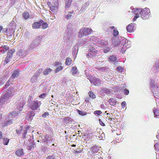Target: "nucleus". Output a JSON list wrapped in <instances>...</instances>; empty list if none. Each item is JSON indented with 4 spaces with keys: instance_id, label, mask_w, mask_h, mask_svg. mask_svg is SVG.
I'll list each match as a JSON object with an SVG mask.
<instances>
[{
    "instance_id": "obj_42",
    "label": "nucleus",
    "mask_w": 159,
    "mask_h": 159,
    "mask_svg": "<svg viewBox=\"0 0 159 159\" xmlns=\"http://www.w3.org/2000/svg\"><path fill=\"white\" fill-rule=\"evenodd\" d=\"M52 70L50 69V68H48L45 69L43 71V74L44 75H47L49 73H50Z\"/></svg>"
},
{
    "instance_id": "obj_54",
    "label": "nucleus",
    "mask_w": 159,
    "mask_h": 159,
    "mask_svg": "<svg viewBox=\"0 0 159 159\" xmlns=\"http://www.w3.org/2000/svg\"><path fill=\"white\" fill-rule=\"evenodd\" d=\"M83 41L81 40L79 41L78 43H77V45L79 46H82L84 44V42Z\"/></svg>"
},
{
    "instance_id": "obj_38",
    "label": "nucleus",
    "mask_w": 159,
    "mask_h": 159,
    "mask_svg": "<svg viewBox=\"0 0 159 159\" xmlns=\"http://www.w3.org/2000/svg\"><path fill=\"white\" fill-rule=\"evenodd\" d=\"M20 113V112L13 111L11 112L10 115V116L12 118H15Z\"/></svg>"
},
{
    "instance_id": "obj_47",
    "label": "nucleus",
    "mask_w": 159,
    "mask_h": 159,
    "mask_svg": "<svg viewBox=\"0 0 159 159\" xmlns=\"http://www.w3.org/2000/svg\"><path fill=\"white\" fill-rule=\"evenodd\" d=\"M88 94L89 96L91 98H96V95L92 92H89Z\"/></svg>"
},
{
    "instance_id": "obj_15",
    "label": "nucleus",
    "mask_w": 159,
    "mask_h": 159,
    "mask_svg": "<svg viewBox=\"0 0 159 159\" xmlns=\"http://www.w3.org/2000/svg\"><path fill=\"white\" fill-rule=\"evenodd\" d=\"M40 105V102L36 101H33L31 103V108L33 110H35L39 108Z\"/></svg>"
},
{
    "instance_id": "obj_24",
    "label": "nucleus",
    "mask_w": 159,
    "mask_h": 159,
    "mask_svg": "<svg viewBox=\"0 0 159 159\" xmlns=\"http://www.w3.org/2000/svg\"><path fill=\"white\" fill-rule=\"evenodd\" d=\"M111 42L112 44L115 46H117L120 43V39L116 37L111 39Z\"/></svg>"
},
{
    "instance_id": "obj_8",
    "label": "nucleus",
    "mask_w": 159,
    "mask_h": 159,
    "mask_svg": "<svg viewBox=\"0 0 159 159\" xmlns=\"http://www.w3.org/2000/svg\"><path fill=\"white\" fill-rule=\"evenodd\" d=\"M25 102L23 98H20L16 103V109L19 111L22 110L23 106Z\"/></svg>"
},
{
    "instance_id": "obj_46",
    "label": "nucleus",
    "mask_w": 159,
    "mask_h": 159,
    "mask_svg": "<svg viewBox=\"0 0 159 159\" xmlns=\"http://www.w3.org/2000/svg\"><path fill=\"white\" fill-rule=\"evenodd\" d=\"M77 111L79 114L80 115L85 116L87 114V113L86 112H84L82 111H80L78 110H77Z\"/></svg>"
},
{
    "instance_id": "obj_39",
    "label": "nucleus",
    "mask_w": 159,
    "mask_h": 159,
    "mask_svg": "<svg viewBox=\"0 0 159 159\" xmlns=\"http://www.w3.org/2000/svg\"><path fill=\"white\" fill-rule=\"evenodd\" d=\"M153 111L154 115L156 116H159V109L153 108Z\"/></svg>"
},
{
    "instance_id": "obj_11",
    "label": "nucleus",
    "mask_w": 159,
    "mask_h": 159,
    "mask_svg": "<svg viewBox=\"0 0 159 159\" xmlns=\"http://www.w3.org/2000/svg\"><path fill=\"white\" fill-rule=\"evenodd\" d=\"M29 52L28 49L25 50L24 49H19L16 52V54L17 55L23 57H25L26 55L28 54Z\"/></svg>"
},
{
    "instance_id": "obj_16",
    "label": "nucleus",
    "mask_w": 159,
    "mask_h": 159,
    "mask_svg": "<svg viewBox=\"0 0 159 159\" xmlns=\"http://www.w3.org/2000/svg\"><path fill=\"white\" fill-rule=\"evenodd\" d=\"M72 25L71 24H69L67 26V34L66 35V37L64 38V39H66V40H70V37L71 36V29H70V28H71Z\"/></svg>"
},
{
    "instance_id": "obj_3",
    "label": "nucleus",
    "mask_w": 159,
    "mask_h": 159,
    "mask_svg": "<svg viewBox=\"0 0 159 159\" xmlns=\"http://www.w3.org/2000/svg\"><path fill=\"white\" fill-rule=\"evenodd\" d=\"M150 14V12L149 8L147 7L141 9L140 14L141 17L143 20H146L148 18Z\"/></svg>"
},
{
    "instance_id": "obj_45",
    "label": "nucleus",
    "mask_w": 159,
    "mask_h": 159,
    "mask_svg": "<svg viewBox=\"0 0 159 159\" xmlns=\"http://www.w3.org/2000/svg\"><path fill=\"white\" fill-rule=\"evenodd\" d=\"M98 43L99 44H100L101 46H102L107 44V42L104 40H101L100 41H98Z\"/></svg>"
},
{
    "instance_id": "obj_49",
    "label": "nucleus",
    "mask_w": 159,
    "mask_h": 159,
    "mask_svg": "<svg viewBox=\"0 0 159 159\" xmlns=\"http://www.w3.org/2000/svg\"><path fill=\"white\" fill-rule=\"evenodd\" d=\"M103 51L105 53H107L111 50V48L108 47H106L103 48Z\"/></svg>"
},
{
    "instance_id": "obj_48",
    "label": "nucleus",
    "mask_w": 159,
    "mask_h": 159,
    "mask_svg": "<svg viewBox=\"0 0 159 159\" xmlns=\"http://www.w3.org/2000/svg\"><path fill=\"white\" fill-rule=\"evenodd\" d=\"M3 144L5 145H7L8 144V143H9V139L7 138H4L3 139Z\"/></svg>"
},
{
    "instance_id": "obj_30",
    "label": "nucleus",
    "mask_w": 159,
    "mask_h": 159,
    "mask_svg": "<svg viewBox=\"0 0 159 159\" xmlns=\"http://www.w3.org/2000/svg\"><path fill=\"white\" fill-rule=\"evenodd\" d=\"M43 37L42 36H38L35 39H34L33 41L36 43L38 45L42 42Z\"/></svg>"
},
{
    "instance_id": "obj_41",
    "label": "nucleus",
    "mask_w": 159,
    "mask_h": 159,
    "mask_svg": "<svg viewBox=\"0 0 159 159\" xmlns=\"http://www.w3.org/2000/svg\"><path fill=\"white\" fill-rule=\"evenodd\" d=\"M106 120L107 121V122L109 123V124L110 125V126L113 125L114 121H113L112 119L111 118H110L109 117H108L107 118Z\"/></svg>"
},
{
    "instance_id": "obj_64",
    "label": "nucleus",
    "mask_w": 159,
    "mask_h": 159,
    "mask_svg": "<svg viewBox=\"0 0 159 159\" xmlns=\"http://www.w3.org/2000/svg\"><path fill=\"white\" fill-rule=\"evenodd\" d=\"M124 94L126 95H127L129 93V90L126 89L124 90Z\"/></svg>"
},
{
    "instance_id": "obj_43",
    "label": "nucleus",
    "mask_w": 159,
    "mask_h": 159,
    "mask_svg": "<svg viewBox=\"0 0 159 159\" xmlns=\"http://www.w3.org/2000/svg\"><path fill=\"white\" fill-rule=\"evenodd\" d=\"M92 152L94 153L97 152L99 150V147L97 146H93L91 149Z\"/></svg>"
},
{
    "instance_id": "obj_57",
    "label": "nucleus",
    "mask_w": 159,
    "mask_h": 159,
    "mask_svg": "<svg viewBox=\"0 0 159 159\" xmlns=\"http://www.w3.org/2000/svg\"><path fill=\"white\" fill-rule=\"evenodd\" d=\"M102 113V111H94V114L95 115H99Z\"/></svg>"
},
{
    "instance_id": "obj_37",
    "label": "nucleus",
    "mask_w": 159,
    "mask_h": 159,
    "mask_svg": "<svg viewBox=\"0 0 159 159\" xmlns=\"http://www.w3.org/2000/svg\"><path fill=\"white\" fill-rule=\"evenodd\" d=\"M74 13L73 11H71L69 12L68 14L65 16V18L67 20H69L71 18L72 16V14Z\"/></svg>"
},
{
    "instance_id": "obj_50",
    "label": "nucleus",
    "mask_w": 159,
    "mask_h": 159,
    "mask_svg": "<svg viewBox=\"0 0 159 159\" xmlns=\"http://www.w3.org/2000/svg\"><path fill=\"white\" fill-rule=\"evenodd\" d=\"M109 59L111 61L113 62L115 61L116 60V57L114 56H111Z\"/></svg>"
},
{
    "instance_id": "obj_61",
    "label": "nucleus",
    "mask_w": 159,
    "mask_h": 159,
    "mask_svg": "<svg viewBox=\"0 0 159 159\" xmlns=\"http://www.w3.org/2000/svg\"><path fill=\"white\" fill-rule=\"evenodd\" d=\"M126 104V103L125 101H123L121 102V106L123 108L125 107Z\"/></svg>"
},
{
    "instance_id": "obj_9",
    "label": "nucleus",
    "mask_w": 159,
    "mask_h": 159,
    "mask_svg": "<svg viewBox=\"0 0 159 159\" xmlns=\"http://www.w3.org/2000/svg\"><path fill=\"white\" fill-rule=\"evenodd\" d=\"M15 49H12L8 51L7 54V56L4 60V64L5 65L7 64L9 62V59H11L12 58V54L15 52Z\"/></svg>"
},
{
    "instance_id": "obj_4",
    "label": "nucleus",
    "mask_w": 159,
    "mask_h": 159,
    "mask_svg": "<svg viewBox=\"0 0 159 159\" xmlns=\"http://www.w3.org/2000/svg\"><path fill=\"white\" fill-rule=\"evenodd\" d=\"M90 45L91 46L89 48V52L88 54H87L86 56L88 58L93 57L96 54V50L94 47L96 46V44L92 43H91Z\"/></svg>"
},
{
    "instance_id": "obj_36",
    "label": "nucleus",
    "mask_w": 159,
    "mask_h": 159,
    "mask_svg": "<svg viewBox=\"0 0 159 159\" xmlns=\"http://www.w3.org/2000/svg\"><path fill=\"white\" fill-rule=\"evenodd\" d=\"M22 17L25 20H26L29 18H30V16L29 14L27 12H24L22 14Z\"/></svg>"
},
{
    "instance_id": "obj_17",
    "label": "nucleus",
    "mask_w": 159,
    "mask_h": 159,
    "mask_svg": "<svg viewBox=\"0 0 159 159\" xmlns=\"http://www.w3.org/2000/svg\"><path fill=\"white\" fill-rule=\"evenodd\" d=\"M39 137L40 139V138H41L42 139V142H43L44 143H48V142H50L51 141H52L51 138V137L49 136L48 135H45L43 136L40 135V136Z\"/></svg>"
},
{
    "instance_id": "obj_35",
    "label": "nucleus",
    "mask_w": 159,
    "mask_h": 159,
    "mask_svg": "<svg viewBox=\"0 0 159 159\" xmlns=\"http://www.w3.org/2000/svg\"><path fill=\"white\" fill-rule=\"evenodd\" d=\"M72 121L71 118L69 117H66L63 120V122L66 123V124L71 123Z\"/></svg>"
},
{
    "instance_id": "obj_63",
    "label": "nucleus",
    "mask_w": 159,
    "mask_h": 159,
    "mask_svg": "<svg viewBox=\"0 0 159 159\" xmlns=\"http://www.w3.org/2000/svg\"><path fill=\"white\" fill-rule=\"evenodd\" d=\"M104 134H103V133H102V134L101 135H99L98 136V138L100 140H102V139H103V136H104Z\"/></svg>"
},
{
    "instance_id": "obj_52",
    "label": "nucleus",
    "mask_w": 159,
    "mask_h": 159,
    "mask_svg": "<svg viewBox=\"0 0 159 159\" xmlns=\"http://www.w3.org/2000/svg\"><path fill=\"white\" fill-rule=\"evenodd\" d=\"M42 24V28L43 29H45L48 27V25L47 23L44 22Z\"/></svg>"
},
{
    "instance_id": "obj_59",
    "label": "nucleus",
    "mask_w": 159,
    "mask_h": 159,
    "mask_svg": "<svg viewBox=\"0 0 159 159\" xmlns=\"http://www.w3.org/2000/svg\"><path fill=\"white\" fill-rule=\"evenodd\" d=\"M55 157L54 155H52V156H48L47 158V159H54Z\"/></svg>"
},
{
    "instance_id": "obj_5",
    "label": "nucleus",
    "mask_w": 159,
    "mask_h": 159,
    "mask_svg": "<svg viewBox=\"0 0 159 159\" xmlns=\"http://www.w3.org/2000/svg\"><path fill=\"white\" fill-rule=\"evenodd\" d=\"M19 71L17 70L13 71L12 72V74L11 76L5 85L6 87L8 86L10 84H11L14 79L17 78L19 76Z\"/></svg>"
},
{
    "instance_id": "obj_2",
    "label": "nucleus",
    "mask_w": 159,
    "mask_h": 159,
    "mask_svg": "<svg viewBox=\"0 0 159 159\" xmlns=\"http://www.w3.org/2000/svg\"><path fill=\"white\" fill-rule=\"evenodd\" d=\"M93 30L92 29L85 28L80 29L78 33V36L80 38H81L84 36H87L92 33Z\"/></svg>"
},
{
    "instance_id": "obj_23",
    "label": "nucleus",
    "mask_w": 159,
    "mask_h": 159,
    "mask_svg": "<svg viewBox=\"0 0 159 159\" xmlns=\"http://www.w3.org/2000/svg\"><path fill=\"white\" fill-rule=\"evenodd\" d=\"M9 99L6 96H4V94L0 99V105L1 106L5 102H7Z\"/></svg>"
},
{
    "instance_id": "obj_29",
    "label": "nucleus",
    "mask_w": 159,
    "mask_h": 159,
    "mask_svg": "<svg viewBox=\"0 0 159 159\" xmlns=\"http://www.w3.org/2000/svg\"><path fill=\"white\" fill-rule=\"evenodd\" d=\"M16 155L18 157H21L24 155V153L22 149L17 150L16 151Z\"/></svg>"
},
{
    "instance_id": "obj_40",
    "label": "nucleus",
    "mask_w": 159,
    "mask_h": 159,
    "mask_svg": "<svg viewBox=\"0 0 159 159\" xmlns=\"http://www.w3.org/2000/svg\"><path fill=\"white\" fill-rule=\"evenodd\" d=\"M72 60L70 58L67 57L66 59L65 64L67 66H69L71 64Z\"/></svg>"
},
{
    "instance_id": "obj_13",
    "label": "nucleus",
    "mask_w": 159,
    "mask_h": 159,
    "mask_svg": "<svg viewBox=\"0 0 159 159\" xmlns=\"http://www.w3.org/2000/svg\"><path fill=\"white\" fill-rule=\"evenodd\" d=\"M42 71V69H39L33 76L31 79V82L32 83H34L37 81V79L40 75Z\"/></svg>"
},
{
    "instance_id": "obj_21",
    "label": "nucleus",
    "mask_w": 159,
    "mask_h": 159,
    "mask_svg": "<svg viewBox=\"0 0 159 159\" xmlns=\"http://www.w3.org/2000/svg\"><path fill=\"white\" fill-rule=\"evenodd\" d=\"M34 116V111H29L28 112L26 118L28 120H31L33 119V117Z\"/></svg>"
},
{
    "instance_id": "obj_60",
    "label": "nucleus",
    "mask_w": 159,
    "mask_h": 159,
    "mask_svg": "<svg viewBox=\"0 0 159 159\" xmlns=\"http://www.w3.org/2000/svg\"><path fill=\"white\" fill-rule=\"evenodd\" d=\"M47 94L46 93H43L41 95H40L39 97L41 98H44Z\"/></svg>"
},
{
    "instance_id": "obj_27",
    "label": "nucleus",
    "mask_w": 159,
    "mask_h": 159,
    "mask_svg": "<svg viewBox=\"0 0 159 159\" xmlns=\"http://www.w3.org/2000/svg\"><path fill=\"white\" fill-rule=\"evenodd\" d=\"M152 70H154V73H156L159 70V61L156 62L153 68H152Z\"/></svg>"
},
{
    "instance_id": "obj_51",
    "label": "nucleus",
    "mask_w": 159,
    "mask_h": 159,
    "mask_svg": "<svg viewBox=\"0 0 159 159\" xmlns=\"http://www.w3.org/2000/svg\"><path fill=\"white\" fill-rule=\"evenodd\" d=\"M119 32L117 29H114L113 30V34L114 36H116L118 35Z\"/></svg>"
},
{
    "instance_id": "obj_26",
    "label": "nucleus",
    "mask_w": 159,
    "mask_h": 159,
    "mask_svg": "<svg viewBox=\"0 0 159 159\" xmlns=\"http://www.w3.org/2000/svg\"><path fill=\"white\" fill-rule=\"evenodd\" d=\"M131 12L133 13L134 15H135V16H137V15H139V13L140 14V10L141 11V9H138L137 8H132V7H131Z\"/></svg>"
},
{
    "instance_id": "obj_32",
    "label": "nucleus",
    "mask_w": 159,
    "mask_h": 159,
    "mask_svg": "<svg viewBox=\"0 0 159 159\" xmlns=\"http://www.w3.org/2000/svg\"><path fill=\"white\" fill-rule=\"evenodd\" d=\"M110 104L112 106H115L117 102L113 98H111L108 100Z\"/></svg>"
},
{
    "instance_id": "obj_53",
    "label": "nucleus",
    "mask_w": 159,
    "mask_h": 159,
    "mask_svg": "<svg viewBox=\"0 0 159 159\" xmlns=\"http://www.w3.org/2000/svg\"><path fill=\"white\" fill-rule=\"evenodd\" d=\"M155 150L157 151H159V143H156L154 145Z\"/></svg>"
},
{
    "instance_id": "obj_1",
    "label": "nucleus",
    "mask_w": 159,
    "mask_h": 159,
    "mask_svg": "<svg viewBox=\"0 0 159 159\" xmlns=\"http://www.w3.org/2000/svg\"><path fill=\"white\" fill-rule=\"evenodd\" d=\"M150 86L152 89V90L154 97L157 98L159 97V90L158 89V85L155 83L153 80H151L150 82Z\"/></svg>"
},
{
    "instance_id": "obj_20",
    "label": "nucleus",
    "mask_w": 159,
    "mask_h": 159,
    "mask_svg": "<svg viewBox=\"0 0 159 159\" xmlns=\"http://www.w3.org/2000/svg\"><path fill=\"white\" fill-rule=\"evenodd\" d=\"M55 66L57 67L55 70L56 73L58 72L59 71L63 69V67L61 66V63L58 62H56L54 63Z\"/></svg>"
},
{
    "instance_id": "obj_56",
    "label": "nucleus",
    "mask_w": 159,
    "mask_h": 159,
    "mask_svg": "<svg viewBox=\"0 0 159 159\" xmlns=\"http://www.w3.org/2000/svg\"><path fill=\"white\" fill-rule=\"evenodd\" d=\"M97 39V38L94 36H93L91 37L90 39V41H95Z\"/></svg>"
},
{
    "instance_id": "obj_22",
    "label": "nucleus",
    "mask_w": 159,
    "mask_h": 159,
    "mask_svg": "<svg viewBox=\"0 0 159 159\" xmlns=\"http://www.w3.org/2000/svg\"><path fill=\"white\" fill-rule=\"evenodd\" d=\"M43 22L42 20H40L38 22H34L32 25L33 28L34 29L39 28Z\"/></svg>"
},
{
    "instance_id": "obj_44",
    "label": "nucleus",
    "mask_w": 159,
    "mask_h": 159,
    "mask_svg": "<svg viewBox=\"0 0 159 159\" xmlns=\"http://www.w3.org/2000/svg\"><path fill=\"white\" fill-rule=\"evenodd\" d=\"M75 47H74L73 48V51H72V54L73 55H75V56L77 54L78 48L77 47H76V46H75Z\"/></svg>"
},
{
    "instance_id": "obj_25",
    "label": "nucleus",
    "mask_w": 159,
    "mask_h": 159,
    "mask_svg": "<svg viewBox=\"0 0 159 159\" xmlns=\"http://www.w3.org/2000/svg\"><path fill=\"white\" fill-rule=\"evenodd\" d=\"M135 24L134 23H132L129 24L126 27V30L129 32H131L133 30L134 26H135Z\"/></svg>"
},
{
    "instance_id": "obj_7",
    "label": "nucleus",
    "mask_w": 159,
    "mask_h": 159,
    "mask_svg": "<svg viewBox=\"0 0 159 159\" xmlns=\"http://www.w3.org/2000/svg\"><path fill=\"white\" fill-rule=\"evenodd\" d=\"M29 128V126H26L24 128L22 126H20L18 129L16 130V132L18 134H20L22 133L23 134L22 136L23 138H25L26 137V136Z\"/></svg>"
},
{
    "instance_id": "obj_28",
    "label": "nucleus",
    "mask_w": 159,
    "mask_h": 159,
    "mask_svg": "<svg viewBox=\"0 0 159 159\" xmlns=\"http://www.w3.org/2000/svg\"><path fill=\"white\" fill-rule=\"evenodd\" d=\"M58 4L57 2H56L53 4V5L50 7V10L53 12H55L57 9V7Z\"/></svg>"
},
{
    "instance_id": "obj_31",
    "label": "nucleus",
    "mask_w": 159,
    "mask_h": 159,
    "mask_svg": "<svg viewBox=\"0 0 159 159\" xmlns=\"http://www.w3.org/2000/svg\"><path fill=\"white\" fill-rule=\"evenodd\" d=\"M12 120H6V121L2 123V125L3 126H7L11 124L12 122Z\"/></svg>"
},
{
    "instance_id": "obj_62",
    "label": "nucleus",
    "mask_w": 159,
    "mask_h": 159,
    "mask_svg": "<svg viewBox=\"0 0 159 159\" xmlns=\"http://www.w3.org/2000/svg\"><path fill=\"white\" fill-rule=\"evenodd\" d=\"M48 115H49L48 112H45L44 114H43L42 115V116L43 117L45 118L47 116H48Z\"/></svg>"
},
{
    "instance_id": "obj_33",
    "label": "nucleus",
    "mask_w": 159,
    "mask_h": 159,
    "mask_svg": "<svg viewBox=\"0 0 159 159\" xmlns=\"http://www.w3.org/2000/svg\"><path fill=\"white\" fill-rule=\"evenodd\" d=\"M78 71L77 67L76 66H75L72 67L71 72L73 75H77Z\"/></svg>"
},
{
    "instance_id": "obj_12",
    "label": "nucleus",
    "mask_w": 159,
    "mask_h": 159,
    "mask_svg": "<svg viewBox=\"0 0 159 159\" xmlns=\"http://www.w3.org/2000/svg\"><path fill=\"white\" fill-rule=\"evenodd\" d=\"M90 82L95 86H98L101 84V81L99 79L95 77H93L89 79Z\"/></svg>"
},
{
    "instance_id": "obj_34",
    "label": "nucleus",
    "mask_w": 159,
    "mask_h": 159,
    "mask_svg": "<svg viewBox=\"0 0 159 159\" xmlns=\"http://www.w3.org/2000/svg\"><path fill=\"white\" fill-rule=\"evenodd\" d=\"M64 1L65 2L66 8H68L71 5L72 0H64Z\"/></svg>"
},
{
    "instance_id": "obj_10",
    "label": "nucleus",
    "mask_w": 159,
    "mask_h": 159,
    "mask_svg": "<svg viewBox=\"0 0 159 159\" xmlns=\"http://www.w3.org/2000/svg\"><path fill=\"white\" fill-rule=\"evenodd\" d=\"M15 91V90L13 87L9 88L6 91V93L4 94V96H6L7 98L9 99L13 95Z\"/></svg>"
},
{
    "instance_id": "obj_19",
    "label": "nucleus",
    "mask_w": 159,
    "mask_h": 159,
    "mask_svg": "<svg viewBox=\"0 0 159 159\" xmlns=\"http://www.w3.org/2000/svg\"><path fill=\"white\" fill-rule=\"evenodd\" d=\"M100 93L102 95H108L111 93V91L109 89L106 88H103L100 90Z\"/></svg>"
},
{
    "instance_id": "obj_55",
    "label": "nucleus",
    "mask_w": 159,
    "mask_h": 159,
    "mask_svg": "<svg viewBox=\"0 0 159 159\" xmlns=\"http://www.w3.org/2000/svg\"><path fill=\"white\" fill-rule=\"evenodd\" d=\"M117 70L119 72H121L123 71L124 69L123 67H122L120 66H119L117 67Z\"/></svg>"
},
{
    "instance_id": "obj_58",
    "label": "nucleus",
    "mask_w": 159,
    "mask_h": 159,
    "mask_svg": "<svg viewBox=\"0 0 159 159\" xmlns=\"http://www.w3.org/2000/svg\"><path fill=\"white\" fill-rule=\"evenodd\" d=\"M96 69H98V70H105V68L104 67H97Z\"/></svg>"
},
{
    "instance_id": "obj_14",
    "label": "nucleus",
    "mask_w": 159,
    "mask_h": 159,
    "mask_svg": "<svg viewBox=\"0 0 159 159\" xmlns=\"http://www.w3.org/2000/svg\"><path fill=\"white\" fill-rule=\"evenodd\" d=\"M120 43H121V46L122 45L124 47H126L127 48H129L130 46L128 45V40L123 37H120Z\"/></svg>"
},
{
    "instance_id": "obj_6",
    "label": "nucleus",
    "mask_w": 159,
    "mask_h": 159,
    "mask_svg": "<svg viewBox=\"0 0 159 159\" xmlns=\"http://www.w3.org/2000/svg\"><path fill=\"white\" fill-rule=\"evenodd\" d=\"M16 27V23L13 21H11L10 23L9 28L7 30L8 35L9 36H12L15 32V30Z\"/></svg>"
},
{
    "instance_id": "obj_18",
    "label": "nucleus",
    "mask_w": 159,
    "mask_h": 159,
    "mask_svg": "<svg viewBox=\"0 0 159 159\" xmlns=\"http://www.w3.org/2000/svg\"><path fill=\"white\" fill-rule=\"evenodd\" d=\"M38 45V44L33 41L29 46L27 49L29 52H30L33 50L37 47Z\"/></svg>"
}]
</instances>
